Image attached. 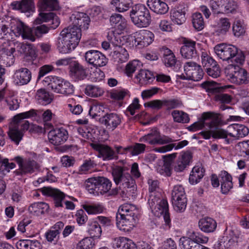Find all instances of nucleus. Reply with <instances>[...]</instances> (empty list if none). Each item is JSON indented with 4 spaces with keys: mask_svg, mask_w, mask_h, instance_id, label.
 <instances>
[{
    "mask_svg": "<svg viewBox=\"0 0 249 249\" xmlns=\"http://www.w3.org/2000/svg\"><path fill=\"white\" fill-rule=\"evenodd\" d=\"M185 74L182 73L178 75L182 80H191L198 81L203 76L204 72L201 67L196 62L193 61L187 62L184 65Z\"/></svg>",
    "mask_w": 249,
    "mask_h": 249,
    "instance_id": "obj_10",
    "label": "nucleus"
},
{
    "mask_svg": "<svg viewBox=\"0 0 249 249\" xmlns=\"http://www.w3.org/2000/svg\"><path fill=\"white\" fill-rule=\"evenodd\" d=\"M49 209V206L47 203L38 202L31 204L28 208V211L33 215L39 216L47 212Z\"/></svg>",
    "mask_w": 249,
    "mask_h": 249,
    "instance_id": "obj_39",
    "label": "nucleus"
},
{
    "mask_svg": "<svg viewBox=\"0 0 249 249\" xmlns=\"http://www.w3.org/2000/svg\"><path fill=\"white\" fill-rule=\"evenodd\" d=\"M198 227L200 230L204 232H213L217 227V223L214 219L206 217L199 220Z\"/></svg>",
    "mask_w": 249,
    "mask_h": 249,
    "instance_id": "obj_35",
    "label": "nucleus"
},
{
    "mask_svg": "<svg viewBox=\"0 0 249 249\" xmlns=\"http://www.w3.org/2000/svg\"><path fill=\"white\" fill-rule=\"evenodd\" d=\"M172 115L176 122L187 123L190 120L188 114L181 111L174 110L172 112Z\"/></svg>",
    "mask_w": 249,
    "mask_h": 249,
    "instance_id": "obj_58",
    "label": "nucleus"
},
{
    "mask_svg": "<svg viewBox=\"0 0 249 249\" xmlns=\"http://www.w3.org/2000/svg\"><path fill=\"white\" fill-rule=\"evenodd\" d=\"M219 27L216 31L217 35H224L229 30L231 24L227 18H221L218 23Z\"/></svg>",
    "mask_w": 249,
    "mask_h": 249,
    "instance_id": "obj_64",
    "label": "nucleus"
},
{
    "mask_svg": "<svg viewBox=\"0 0 249 249\" xmlns=\"http://www.w3.org/2000/svg\"><path fill=\"white\" fill-rule=\"evenodd\" d=\"M111 3L116 11L120 13L125 12L133 7L132 0H112Z\"/></svg>",
    "mask_w": 249,
    "mask_h": 249,
    "instance_id": "obj_43",
    "label": "nucleus"
},
{
    "mask_svg": "<svg viewBox=\"0 0 249 249\" xmlns=\"http://www.w3.org/2000/svg\"><path fill=\"white\" fill-rule=\"evenodd\" d=\"M202 119L203 121L210 120L208 123H205L211 130H215L221 126L222 120L219 116V114L213 112H204L202 114Z\"/></svg>",
    "mask_w": 249,
    "mask_h": 249,
    "instance_id": "obj_28",
    "label": "nucleus"
},
{
    "mask_svg": "<svg viewBox=\"0 0 249 249\" xmlns=\"http://www.w3.org/2000/svg\"><path fill=\"white\" fill-rule=\"evenodd\" d=\"M221 185V193L227 195L233 188L232 177L225 170L221 171L219 174Z\"/></svg>",
    "mask_w": 249,
    "mask_h": 249,
    "instance_id": "obj_29",
    "label": "nucleus"
},
{
    "mask_svg": "<svg viewBox=\"0 0 249 249\" xmlns=\"http://www.w3.org/2000/svg\"><path fill=\"white\" fill-rule=\"evenodd\" d=\"M192 158L193 156L190 152H181L173 165L175 171L181 172L184 171L185 168L190 165Z\"/></svg>",
    "mask_w": 249,
    "mask_h": 249,
    "instance_id": "obj_23",
    "label": "nucleus"
},
{
    "mask_svg": "<svg viewBox=\"0 0 249 249\" xmlns=\"http://www.w3.org/2000/svg\"><path fill=\"white\" fill-rule=\"evenodd\" d=\"M208 241V237L199 232L193 231L190 238L181 237L179 241V245L181 249H201L203 245L200 244L206 243Z\"/></svg>",
    "mask_w": 249,
    "mask_h": 249,
    "instance_id": "obj_8",
    "label": "nucleus"
},
{
    "mask_svg": "<svg viewBox=\"0 0 249 249\" xmlns=\"http://www.w3.org/2000/svg\"><path fill=\"white\" fill-rule=\"evenodd\" d=\"M192 24L194 27L197 31H201L204 28V19L201 13H196L193 15Z\"/></svg>",
    "mask_w": 249,
    "mask_h": 249,
    "instance_id": "obj_56",
    "label": "nucleus"
},
{
    "mask_svg": "<svg viewBox=\"0 0 249 249\" xmlns=\"http://www.w3.org/2000/svg\"><path fill=\"white\" fill-rule=\"evenodd\" d=\"M36 25V27L35 26L33 29H31L23 23L21 22L17 25L16 31L23 39H27L33 42L35 41L36 37H41L44 35L48 33L50 30L53 29L50 26L42 24V23Z\"/></svg>",
    "mask_w": 249,
    "mask_h": 249,
    "instance_id": "obj_6",
    "label": "nucleus"
},
{
    "mask_svg": "<svg viewBox=\"0 0 249 249\" xmlns=\"http://www.w3.org/2000/svg\"><path fill=\"white\" fill-rule=\"evenodd\" d=\"M38 111L35 109H31L29 111L22 112L15 115L13 118V121L17 124L20 123V121L24 119L30 118L33 117L39 116Z\"/></svg>",
    "mask_w": 249,
    "mask_h": 249,
    "instance_id": "obj_51",
    "label": "nucleus"
},
{
    "mask_svg": "<svg viewBox=\"0 0 249 249\" xmlns=\"http://www.w3.org/2000/svg\"><path fill=\"white\" fill-rule=\"evenodd\" d=\"M13 160L16 161L19 166V171H16L18 175L32 174L40 169L39 164L34 160L29 159L24 162L22 157L17 156Z\"/></svg>",
    "mask_w": 249,
    "mask_h": 249,
    "instance_id": "obj_12",
    "label": "nucleus"
},
{
    "mask_svg": "<svg viewBox=\"0 0 249 249\" xmlns=\"http://www.w3.org/2000/svg\"><path fill=\"white\" fill-rule=\"evenodd\" d=\"M37 7L39 11H52L59 9L58 0H38Z\"/></svg>",
    "mask_w": 249,
    "mask_h": 249,
    "instance_id": "obj_36",
    "label": "nucleus"
},
{
    "mask_svg": "<svg viewBox=\"0 0 249 249\" xmlns=\"http://www.w3.org/2000/svg\"><path fill=\"white\" fill-rule=\"evenodd\" d=\"M214 51L217 56L223 61L228 63L235 62L237 64H243L245 56L242 51L234 45L221 43L216 45Z\"/></svg>",
    "mask_w": 249,
    "mask_h": 249,
    "instance_id": "obj_3",
    "label": "nucleus"
},
{
    "mask_svg": "<svg viewBox=\"0 0 249 249\" xmlns=\"http://www.w3.org/2000/svg\"><path fill=\"white\" fill-rule=\"evenodd\" d=\"M135 37V44L141 47H146L151 44L154 40V34L147 30H142L136 32Z\"/></svg>",
    "mask_w": 249,
    "mask_h": 249,
    "instance_id": "obj_22",
    "label": "nucleus"
},
{
    "mask_svg": "<svg viewBox=\"0 0 249 249\" xmlns=\"http://www.w3.org/2000/svg\"><path fill=\"white\" fill-rule=\"evenodd\" d=\"M113 247L115 249H137L136 245L131 240L124 237L116 238L112 242Z\"/></svg>",
    "mask_w": 249,
    "mask_h": 249,
    "instance_id": "obj_34",
    "label": "nucleus"
},
{
    "mask_svg": "<svg viewBox=\"0 0 249 249\" xmlns=\"http://www.w3.org/2000/svg\"><path fill=\"white\" fill-rule=\"evenodd\" d=\"M113 56L118 63H123L127 61L129 54L125 49L121 47H117L114 51Z\"/></svg>",
    "mask_w": 249,
    "mask_h": 249,
    "instance_id": "obj_49",
    "label": "nucleus"
},
{
    "mask_svg": "<svg viewBox=\"0 0 249 249\" xmlns=\"http://www.w3.org/2000/svg\"><path fill=\"white\" fill-rule=\"evenodd\" d=\"M176 155L177 153H174L165 156L166 159L164 160V164L162 167V170L168 177H170L172 174V160L175 159Z\"/></svg>",
    "mask_w": 249,
    "mask_h": 249,
    "instance_id": "obj_52",
    "label": "nucleus"
},
{
    "mask_svg": "<svg viewBox=\"0 0 249 249\" xmlns=\"http://www.w3.org/2000/svg\"><path fill=\"white\" fill-rule=\"evenodd\" d=\"M148 204L154 215L157 217L163 216L164 228L170 229L171 227V219L167 200L163 198L160 193H157L154 195H150Z\"/></svg>",
    "mask_w": 249,
    "mask_h": 249,
    "instance_id": "obj_1",
    "label": "nucleus"
},
{
    "mask_svg": "<svg viewBox=\"0 0 249 249\" xmlns=\"http://www.w3.org/2000/svg\"><path fill=\"white\" fill-rule=\"evenodd\" d=\"M40 13L34 21V25H37L43 22L48 23L47 25L50 26L53 29H56L60 24V21L58 17L53 12H45L39 11Z\"/></svg>",
    "mask_w": 249,
    "mask_h": 249,
    "instance_id": "obj_18",
    "label": "nucleus"
},
{
    "mask_svg": "<svg viewBox=\"0 0 249 249\" xmlns=\"http://www.w3.org/2000/svg\"><path fill=\"white\" fill-rule=\"evenodd\" d=\"M46 79L50 80L49 88L54 92L67 96L73 93L74 88L70 82L56 76L48 77Z\"/></svg>",
    "mask_w": 249,
    "mask_h": 249,
    "instance_id": "obj_9",
    "label": "nucleus"
},
{
    "mask_svg": "<svg viewBox=\"0 0 249 249\" xmlns=\"http://www.w3.org/2000/svg\"><path fill=\"white\" fill-rule=\"evenodd\" d=\"M94 240L91 237H86L77 244V249H95Z\"/></svg>",
    "mask_w": 249,
    "mask_h": 249,
    "instance_id": "obj_59",
    "label": "nucleus"
},
{
    "mask_svg": "<svg viewBox=\"0 0 249 249\" xmlns=\"http://www.w3.org/2000/svg\"><path fill=\"white\" fill-rule=\"evenodd\" d=\"M15 84L18 86L28 84L32 79V73L26 68H21L14 72L13 76Z\"/></svg>",
    "mask_w": 249,
    "mask_h": 249,
    "instance_id": "obj_24",
    "label": "nucleus"
},
{
    "mask_svg": "<svg viewBox=\"0 0 249 249\" xmlns=\"http://www.w3.org/2000/svg\"><path fill=\"white\" fill-rule=\"evenodd\" d=\"M104 77V72L97 67H96L94 70L90 71L89 76V79L93 82H100L102 81Z\"/></svg>",
    "mask_w": 249,
    "mask_h": 249,
    "instance_id": "obj_62",
    "label": "nucleus"
},
{
    "mask_svg": "<svg viewBox=\"0 0 249 249\" xmlns=\"http://www.w3.org/2000/svg\"><path fill=\"white\" fill-rule=\"evenodd\" d=\"M238 241L223 237L214 245V249H228L237 245Z\"/></svg>",
    "mask_w": 249,
    "mask_h": 249,
    "instance_id": "obj_48",
    "label": "nucleus"
},
{
    "mask_svg": "<svg viewBox=\"0 0 249 249\" xmlns=\"http://www.w3.org/2000/svg\"><path fill=\"white\" fill-rule=\"evenodd\" d=\"M147 5L151 11L157 14L164 15L169 9L168 5L161 0H147Z\"/></svg>",
    "mask_w": 249,
    "mask_h": 249,
    "instance_id": "obj_32",
    "label": "nucleus"
},
{
    "mask_svg": "<svg viewBox=\"0 0 249 249\" xmlns=\"http://www.w3.org/2000/svg\"><path fill=\"white\" fill-rule=\"evenodd\" d=\"M163 52L162 61L165 65L167 67H170L175 71H178L180 68V64L177 61L175 55L171 50L166 47L162 48Z\"/></svg>",
    "mask_w": 249,
    "mask_h": 249,
    "instance_id": "obj_25",
    "label": "nucleus"
},
{
    "mask_svg": "<svg viewBox=\"0 0 249 249\" xmlns=\"http://www.w3.org/2000/svg\"><path fill=\"white\" fill-rule=\"evenodd\" d=\"M205 170L203 168L198 166L194 167L190 175L189 181L192 185L196 184L200 182L204 175Z\"/></svg>",
    "mask_w": 249,
    "mask_h": 249,
    "instance_id": "obj_45",
    "label": "nucleus"
},
{
    "mask_svg": "<svg viewBox=\"0 0 249 249\" xmlns=\"http://www.w3.org/2000/svg\"><path fill=\"white\" fill-rule=\"evenodd\" d=\"M182 106V103L179 99L174 98L163 100V107H166V110L167 111L179 108Z\"/></svg>",
    "mask_w": 249,
    "mask_h": 249,
    "instance_id": "obj_60",
    "label": "nucleus"
},
{
    "mask_svg": "<svg viewBox=\"0 0 249 249\" xmlns=\"http://www.w3.org/2000/svg\"><path fill=\"white\" fill-rule=\"evenodd\" d=\"M188 143L189 142L188 141L183 140L178 143H169L160 147H156L154 149V151L156 152L163 153L171 151L173 148H175L176 150L182 148L187 145Z\"/></svg>",
    "mask_w": 249,
    "mask_h": 249,
    "instance_id": "obj_41",
    "label": "nucleus"
},
{
    "mask_svg": "<svg viewBox=\"0 0 249 249\" xmlns=\"http://www.w3.org/2000/svg\"><path fill=\"white\" fill-rule=\"evenodd\" d=\"M2 53L0 57L1 63L6 67H10L14 64L15 58L14 53L15 52V45L9 40L2 43L1 46Z\"/></svg>",
    "mask_w": 249,
    "mask_h": 249,
    "instance_id": "obj_14",
    "label": "nucleus"
},
{
    "mask_svg": "<svg viewBox=\"0 0 249 249\" xmlns=\"http://www.w3.org/2000/svg\"><path fill=\"white\" fill-rule=\"evenodd\" d=\"M105 109V106L102 104H93L90 107L89 114L92 118H95L97 116L100 117L104 112Z\"/></svg>",
    "mask_w": 249,
    "mask_h": 249,
    "instance_id": "obj_54",
    "label": "nucleus"
},
{
    "mask_svg": "<svg viewBox=\"0 0 249 249\" xmlns=\"http://www.w3.org/2000/svg\"><path fill=\"white\" fill-rule=\"evenodd\" d=\"M8 135L10 140L16 145H18L23 137V132L16 128H10Z\"/></svg>",
    "mask_w": 249,
    "mask_h": 249,
    "instance_id": "obj_53",
    "label": "nucleus"
},
{
    "mask_svg": "<svg viewBox=\"0 0 249 249\" xmlns=\"http://www.w3.org/2000/svg\"><path fill=\"white\" fill-rule=\"evenodd\" d=\"M64 226L63 222L61 221L56 222L45 232V236L46 240L49 242H57Z\"/></svg>",
    "mask_w": 249,
    "mask_h": 249,
    "instance_id": "obj_31",
    "label": "nucleus"
},
{
    "mask_svg": "<svg viewBox=\"0 0 249 249\" xmlns=\"http://www.w3.org/2000/svg\"><path fill=\"white\" fill-rule=\"evenodd\" d=\"M225 73L228 80L233 84L242 85L249 83V73L237 65H229L225 69Z\"/></svg>",
    "mask_w": 249,
    "mask_h": 249,
    "instance_id": "obj_7",
    "label": "nucleus"
},
{
    "mask_svg": "<svg viewBox=\"0 0 249 249\" xmlns=\"http://www.w3.org/2000/svg\"><path fill=\"white\" fill-rule=\"evenodd\" d=\"M84 57L88 64L95 67L105 66L107 63L105 55L97 50L87 51L85 53Z\"/></svg>",
    "mask_w": 249,
    "mask_h": 249,
    "instance_id": "obj_16",
    "label": "nucleus"
},
{
    "mask_svg": "<svg viewBox=\"0 0 249 249\" xmlns=\"http://www.w3.org/2000/svg\"><path fill=\"white\" fill-rule=\"evenodd\" d=\"M48 138L51 143L55 145L64 143L68 138V132L63 127L56 128L50 131Z\"/></svg>",
    "mask_w": 249,
    "mask_h": 249,
    "instance_id": "obj_21",
    "label": "nucleus"
},
{
    "mask_svg": "<svg viewBox=\"0 0 249 249\" xmlns=\"http://www.w3.org/2000/svg\"><path fill=\"white\" fill-rule=\"evenodd\" d=\"M97 182V177L89 178L87 181L86 188L90 194L98 196L99 194L97 189L98 186Z\"/></svg>",
    "mask_w": 249,
    "mask_h": 249,
    "instance_id": "obj_63",
    "label": "nucleus"
},
{
    "mask_svg": "<svg viewBox=\"0 0 249 249\" xmlns=\"http://www.w3.org/2000/svg\"><path fill=\"white\" fill-rule=\"evenodd\" d=\"M124 168L121 166L113 168L112 171L113 180L120 190H122L123 194L126 195L129 191L133 193L136 188L135 180L130 174H124Z\"/></svg>",
    "mask_w": 249,
    "mask_h": 249,
    "instance_id": "obj_4",
    "label": "nucleus"
},
{
    "mask_svg": "<svg viewBox=\"0 0 249 249\" xmlns=\"http://www.w3.org/2000/svg\"><path fill=\"white\" fill-rule=\"evenodd\" d=\"M36 98L38 103L43 106L50 104L53 100L52 95L44 89H40L37 90Z\"/></svg>",
    "mask_w": 249,
    "mask_h": 249,
    "instance_id": "obj_46",
    "label": "nucleus"
},
{
    "mask_svg": "<svg viewBox=\"0 0 249 249\" xmlns=\"http://www.w3.org/2000/svg\"><path fill=\"white\" fill-rule=\"evenodd\" d=\"M129 16L133 23L139 28L147 27L151 22L149 10L142 4H137L133 7Z\"/></svg>",
    "mask_w": 249,
    "mask_h": 249,
    "instance_id": "obj_5",
    "label": "nucleus"
},
{
    "mask_svg": "<svg viewBox=\"0 0 249 249\" xmlns=\"http://www.w3.org/2000/svg\"><path fill=\"white\" fill-rule=\"evenodd\" d=\"M138 210L135 205L126 203L119 207L118 212L116 214L121 216L126 217L131 216V218H134L135 220H138Z\"/></svg>",
    "mask_w": 249,
    "mask_h": 249,
    "instance_id": "obj_33",
    "label": "nucleus"
},
{
    "mask_svg": "<svg viewBox=\"0 0 249 249\" xmlns=\"http://www.w3.org/2000/svg\"><path fill=\"white\" fill-rule=\"evenodd\" d=\"M13 10H19L22 13H30L34 8L33 2L30 0L14 1L11 3Z\"/></svg>",
    "mask_w": 249,
    "mask_h": 249,
    "instance_id": "obj_38",
    "label": "nucleus"
},
{
    "mask_svg": "<svg viewBox=\"0 0 249 249\" xmlns=\"http://www.w3.org/2000/svg\"><path fill=\"white\" fill-rule=\"evenodd\" d=\"M172 202L174 210L177 212H183L187 206V199L186 196L184 197L178 196L175 197V196H172Z\"/></svg>",
    "mask_w": 249,
    "mask_h": 249,
    "instance_id": "obj_42",
    "label": "nucleus"
},
{
    "mask_svg": "<svg viewBox=\"0 0 249 249\" xmlns=\"http://www.w3.org/2000/svg\"><path fill=\"white\" fill-rule=\"evenodd\" d=\"M180 53L182 56L186 59L197 58L198 54L196 49V42L189 38H184Z\"/></svg>",
    "mask_w": 249,
    "mask_h": 249,
    "instance_id": "obj_20",
    "label": "nucleus"
},
{
    "mask_svg": "<svg viewBox=\"0 0 249 249\" xmlns=\"http://www.w3.org/2000/svg\"><path fill=\"white\" fill-rule=\"evenodd\" d=\"M102 122L107 129L114 130L121 124L122 117L116 113H107L102 118Z\"/></svg>",
    "mask_w": 249,
    "mask_h": 249,
    "instance_id": "obj_27",
    "label": "nucleus"
},
{
    "mask_svg": "<svg viewBox=\"0 0 249 249\" xmlns=\"http://www.w3.org/2000/svg\"><path fill=\"white\" fill-rule=\"evenodd\" d=\"M85 93L92 97H97L102 96L104 90L101 88L93 85H87L85 88Z\"/></svg>",
    "mask_w": 249,
    "mask_h": 249,
    "instance_id": "obj_55",
    "label": "nucleus"
},
{
    "mask_svg": "<svg viewBox=\"0 0 249 249\" xmlns=\"http://www.w3.org/2000/svg\"><path fill=\"white\" fill-rule=\"evenodd\" d=\"M24 52L27 53V55L24 58V65L30 69L36 68L38 63V61L36 58V54L35 52H33L32 50H31V52L29 53L30 55H27L28 52H26V50L24 51Z\"/></svg>",
    "mask_w": 249,
    "mask_h": 249,
    "instance_id": "obj_50",
    "label": "nucleus"
},
{
    "mask_svg": "<svg viewBox=\"0 0 249 249\" xmlns=\"http://www.w3.org/2000/svg\"><path fill=\"white\" fill-rule=\"evenodd\" d=\"M70 19L71 24L68 27L79 29L80 34L82 30H86L89 28L90 22V18L86 13L79 12H75L72 13Z\"/></svg>",
    "mask_w": 249,
    "mask_h": 249,
    "instance_id": "obj_13",
    "label": "nucleus"
},
{
    "mask_svg": "<svg viewBox=\"0 0 249 249\" xmlns=\"http://www.w3.org/2000/svg\"><path fill=\"white\" fill-rule=\"evenodd\" d=\"M116 218L117 228L124 232L130 231L135 227L138 221L134 218H131V216H128L127 218L117 214H116Z\"/></svg>",
    "mask_w": 249,
    "mask_h": 249,
    "instance_id": "obj_26",
    "label": "nucleus"
},
{
    "mask_svg": "<svg viewBox=\"0 0 249 249\" xmlns=\"http://www.w3.org/2000/svg\"><path fill=\"white\" fill-rule=\"evenodd\" d=\"M87 231L90 236V237L99 238L102 234V231L101 225L97 220L91 219L88 222Z\"/></svg>",
    "mask_w": 249,
    "mask_h": 249,
    "instance_id": "obj_37",
    "label": "nucleus"
},
{
    "mask_svg": "<svg viewBox=\"0 0 249 249\" xmlns=\"http://www.w3.org/2000/svg\"><path fill=\"white\" fill-rule=\"evenodd\" d=\"M227 0H210V6L213 14L223 13V6Z\"/></svg>",
    "mask_w": 249,
    "mask_h": 249,
    "instance_id": "obj_57",
    "label": "nucleus"
},
{
    "mask_svg": "<svg viewBox=\"0 0 249 249\" xmlns=\"http://www.w3.org/2000/svg\"><path fill=\"white\" fill-rule=\"evenodd\" d=\"M140 141L147 142L150 145H163L172 142L173 140L167 136H161L158 129L154 128L147 135L141 138Z\"/></svg>",
    "mask_w": 249,
    "mask_h": 249,
    "instance_id": "obj_11",
    "label": "nucleus"
},
{
    "mask_svg": "<svg viewBox=\"0 0 249 249\" xmlns=\"http://www.w3.org/2000/svg\"><path fill=\"white\" fill-rule=\"evenodd\" d=\"M97 179L98 186L97 190L99 195L106 194L111 189L112 183L109 179L104 177H98Z\"/></svg>",
    "mask_w": 249,
    "mask_h": 249,
    "instance_id": "obj_40",
    "label": "nucleus"
},
{
    "mask_svg": "<svg viewBox=\"0 0 249 249\" xmlns=\"http://www.w3.org/2000/svg\"><path fill=\"white\" fill-rule=\"evenodd\" d=\"M188 4L182 2L170 11V18L172 22L177 25H182L186 20V13L188 11Z\"/></svg>",
    "mask_w": 249,
    "mask_h": 249,
    "instance_id": "obj_17",
    "label": "nucleus"
},
{
    "mask_svg": "<svg viewBox=\"0 0 249 249\" xmlns=\"http://www.w3.org/2000/svg\"><path fill=\"white\" fill-rule=\"evenodd\" d=\"M69 75L73 81H81L87 78V69L80 64L78 61L73 60L70 63L69 68Z\"/></svg>",
    "mask_w": 249,
    "mask_h": 249,
    "instance_id": "obj_19",
    "label": "nucleus"
},
{
    "mask_svg": "<svg viewBox=\"0 0 249 249\" xmlns=\"http://www.w3.org/2000/svg\"><path fill=\"white\" fill-rule=\"evenodd\" d=\"M212 132L213 138L216 139H224L227 143H230V140L228 139V136H229L228 126L227 127V130L219 127L215 130H213Z\"/></svg>",
    "mask_w": 249,
    "mask_h": 249,
    "instance_id": "obj_61",
    "label": "nucleus"
},
{
    "mask_svg": "<svg viewBox=\"0 0 249 249\" xmlns=\"http://www.w3.org/2000/svg\"><path fill=\"white\" fill-rule=\"evenodd\" d=\"M142 84L147 85L152 83L155 79V74L147 70H141L137 76Z\"/></svg>",
    "mask_w": 249,
    "mask_h": 249,
    "instance_id": "obj_44",
    "label": "nucleus"
},
{
    "mask_svg": "<svg viewBox=\"0 0 249 249\" xmlns=\"http://www.w3.org/2000/svg\"><path fill=\"white\" fill-rule=\"evenodd\" d=\"M93 148L97 154V157L101 159L104 161H109L113 160H117V156L115 151L110 146L102 143L94 144Z\"/></svg>",
    "mask_w": 249,
    "mask_h": 249,
    "instance_id": "obj_15",
    "label": "nucleus"
},
{
    "mask_svg": "<svg viewBox=\"0 0 249 249\" xmlns=\"http://www.w3.org/2000/svg\"><path fill=\"white\" fill-rule=\"evenodd\" d=\"M81 36L80 29L76 28L68 27L62 30L60 33L61 40L57 46L59 52L62 53H71L78 45Z\"/></svg>",
    "mask_w": 249,
    "mask_h": 249,
    "instance_id": "obj_2",
    "label": "nucleus"
},
{
    "mask_svg": "<svg viewBox=\"0 0 249 249\" xmlns=\"http://www.w3.org/2000/svg\"><path fill=\"white\" fill-rule=\"evenodd\" d=\"M229 136L239 139L247 136L249 133V128L242 124H233L228 126Z\"/></svg>",
    "mask_w": 249,
    "mask_h": 249,
    "instance_id": "obj_30",
    "label": "nucleus"
},
{
    "mask_svg": "<svg viewBox=\"0 0 249 249\" xmlns=\"http://www.w3.org/2000/svg\"><path fill=\"white\" fill-rule=\"evenodd\" d=\"M109 20L112 26L117 27L120 30H124L126 27L125 19L119 14H112L110 17Z\"/></svg>",
    "mask_w": 249,
    "mask_h": 249,
    "instance_id": "obj_47",
    "label": "nucleus"
}]
</instances>
